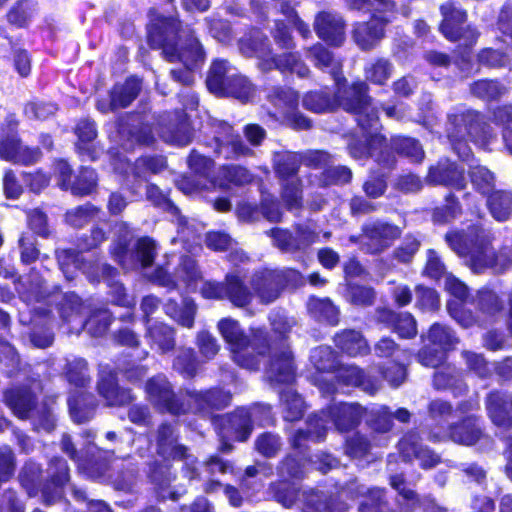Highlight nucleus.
Masks as SVG:
<instances>
[{"label": "nucleus", "mask_w": 512, "mask_h": 512, "mask_svg": "<svg viewBox=\"0 0 512 512\" xmlns=\"http://www.w3.org/2000/svg\"><path fill=\"white\" fill-rule=\"evenodd\" d=\"M160 137L167 143L177 146H185L191 142L192 132L183 112L175 114V120L163 124L160 129Z\"/></svg>", "instance_id": "28"}, {"label": "nucleus", "mask_w": 512, "mask_h": 512, "mask_svg": "<svg viewBox=\"0 0 512 512\" xmlns=\"http://www.w3.org/2000/svg\"><path fill=\"white\" fill-rule=\"evenodd\" d=\"M260 408H240L234 413L221 417L219 425L223 437L245 441L252 432V417L257 416Z\"/></svg>", "instance_id": "18"}, {"label": "nucleus", "mask_w": 512, "mask_h": 512, "mask_svg": "<svg viewBox=\"0 0 512 512\" xmlns=\"http://www.w3.org/2000/svg\"><path fill=\"white\" fill-rule=\"evenodd\" d=\"M147 337L152 345H157L158 349L165 353L174 348V332L173 329L162 322L147 324Z\"/></svg>", "instance_id": "44"}, {"label": "nucleus", "mask_w": 512, "mask_h": 512, "mask_svg": "<svg viewBox=\"0 0 512 512\" xmlns=\"http://www.w3.org/2000/svg\"><path fill=\"white\" fill-rule=\"evenodd\" d=\"M189 410L205 411L209 408H225L231 400V395L221 389H212L206 392H187Z\"/></svg>", "instance_id": "27"}, {"label": "nucleus", "mask_w": 512, "mask_h": 512, "mask_svg": "<svg viewBox=\"0 0 512 512\" xmlns=\"http://www.w3.org/2000/svg\"><path fill=\"white\" fill-rule=\"evenodd\" d=\"M140 88L137 78H129L123 85L114 86L110 95L111 109L127 107L137 97Z\"/></svg>", "instance_id": "41"}, {"label": "nucleus", "mask_w": 512, "mask_h": 512, "mask_svg": "<svg viewBox=\"0 0 512 512\" xmlns=\"http://www.w3.org/2000/svg\"><path fill=\"white\" fill-rule=\"evenodd\" d=\"M482 436V430L475 417H468L461 423L450 428L449 437L452 441L462 445H473Z\"/></svg>", "instance_id": "36"}, {"label": "nucleus", "mask_w": 512, "mask_h": 512, "mask_svg": "<svg viewBox=\"0 0 512 512\" xmlns=\"http://www.w3.org/2000/svg\"><path fill=\"white\" fill-rule=\"evenodd\" d=\"M253 175L249 170L238 165L223 166L219 170L218 182L221 187H228L230 184L245 185L252 181Z\"/></svg>", "instance_id": "47"}, {"label": "nucleus", "mask_w": 512, "mask_h": 512, "mask_svg": "<svg viewBox=\"0 0 512 512\" xmlns=\"http://www.w3.org/2000/svg\"><path fill=\"white\" fill-rule=\"evenodd\" d=\"M200 278L201 272L195 260L189 256H183L180 259L173 276L168 274L163 268L156 269L152 275L154 282L169 289L177 288L181 285L190 288L194 286Z\"/></svg>", "instance_id": "16"}, {"label": "nucleus", "mask_w": 512, "mask_h": 512, "mask_svg": "<svg viewBox=\"0 0 512 512\" xmlns=\"http://www.w3.org/2000/svg\"><path fill=\"white\" fill-rule=\"evenodd\" d=\"M281 446L280 438L269 432L261 434L255 441L256 450L264 457H274Z\"/></svg>", "instance_id": "61"}, {"label": "nucleus", "mask_w": 512, "mask_h": 512, "mask_svg": "<svg viewBox=\"0 0 512 512\" xmlns=\"http://www.w3.org/2000/svg\"><path fill=\"white\" fill-rule=\"evenodd\" d=\"M300 164L301 156L292 152L277 154L274 159L275 172L281 182L298 178L297 172Z\"/></svg>", "instance_id": "45"}, {"label": "nucleus", "mask_w": 512, "mask_h": 512, "mask_svg": "<svg viewBox=\"0 0 512 512\" xmlns=\"http://www.w3.org/2000/svg\"><path fill=\"white\" fill-rule=\"evenodd\" d=\"M443 21L440 29L443 35L451 40H464L466 45L473 44L477 39V32L470 26L464 27L466 12L454 1H447L441 6Z\"/></svg>", "instance_id": "12"}, {"label": "nucleus", "mask_w": 512, "mask_h": 512, "mask_svg": "<svg viewBox=\"0 0 512 512\" xmlns=\"http://www.w3.org/2000/svg\"><path fill=\"white\" fill-rule=\"evenodd\" d=\"M379 318L387 322L403 338H412L417 334L416 321L411 314H397L393 311H383Z\"/></svg>", "instance_id": "40"}, {"label": "nucleus", "mask_w": 512, "mask_h": 512, "mask_svg": "<svg viewBox=\"0 0 512 512\" xmlns=\"http://www.w3.org/2000/svg\"><path fill=\"white\" fill-rule=\"evenodd\" d=\"M158 452L164 457L183 458L185 460L186 476L190 479H197L199 474L195 467V461L186 454V448L176 444L173 428L169 425H162L158 431Z\"/></svg>", "instance_id": "20"}, {"label": "nucleus", "mask_w": 512, "mask_h": 512, "mask_svg": "<svg viewBox=\"0 0 512 512\" xmlns=\"http://www.w3.org/2000/svg\"><path fill=\"white\" fill-rule=\"evenodd\" d=\"M174 368L186 377H192L197 370V362L192 349H181L176 360Z\"/></svg>", "instance_id": "63"}, {"label": "nucleus", "mask_w": 512, "mask_h": 512, "mask_svg": "<svg viewBox=\"0 0 512 512\" xmlns=\"http://www.w3.org/2000/svg\"><path fill=\"white\" fill-rule=\"evenodd\" d=\"M280 399L284 409V418L287 421H295L302 417L304 402L296 392L292 389L281 392Z\"/></svg>", "instance_id": "52"}, {"label": "nucleus", "mask_w": 512, "mask_h": 512, "mask_svg": "<svg viewBox=\"0 0 512 512\" xmlns=\"http://www.w3.org/2000/svg\"><path fill=\"white\" fill-rule=\"evenodd\" d=\"M60 269L67 278L72 280L76 277L77 270L81 269L92 282L100 279L111 278L116 270L107 264L94 263L80 257L74 250H62L57 254Z\"/></svg>", "instance_id": "10"}, {"label": "nucleus", "mask_w": 512, "mask_h": 512, "mask_svg": "<svg viewBox=\"0 0 512 512\" xmlns=\"http://www.w3.org/2000/svg\"><path fill=\"white\" fill-rule=\"evenodd\" d=\"M39 149L24 146L19 139L7 137L0 142V158L14 164L31 165L40 159Z\"/></svg>", "instance_id": "23"}, {"label": "nucleus", "mask_w": 512, "mask_h": 512, "mask_svg": "<svg viewBox=\"0 0 512 512\" xmlns=\"http://www.w3.org/2000/svg\"><path fill=\"white\" fill-rule=\"evenodd\" d=\"M505 88L496 81L479 80L471 86V92L482 99L492 100L504 93Z\"/></svg>", "instance_id": "60"}, {"label": "nucleus", "mask_w": 512, "mask_h": 512, "mask_svg": "<svg viewBox=\"0 0 512 512\" xmlns=\"http://www.w3.org/2000/svg\"><path fill=\"white\" fill-rule=\"evenodd\" d=\"M269 102L274 107L273 116L283 119L298 108L299 95L291 88L273 87L267 94Z\"/></svg>", "instance_id": "31"}, {"label": "nucleus", "mask_w": 512, "mask_h": 512, "mask_svg": "<svg viewBox=\"0 0 512 512\" xmlns=\"http://www.w3.org/2000/svg\"><path fill=\"white\" fill-rule=\"evenodd\" d=\"M388 20L373 16L370 21L358 24L353 33L356 44L363 50L371 49L384 36Z\"/></svg>", "instance_id": "29"}, {"label": "nucleus", "mask_w": 512, "mask_h": 512, "mask_svg": "<svg viewBox=\"0 0 512 512\" xmlns=\"http://www.w3.org/2000/svg\"><path fill=\"white\" fill-rule=\"evenodd\" d=\"M362 231L361 243L369 253L383 251L400 236L397 226L380 221L366 224Z\"/></svg>", "instance_id": "17"}, {"label": "nucleus", "mask_w": 512, "mask_h": 512, "mask_svg": "<svg viewBox=\"0 0 512 512\" xmlns=\"http://www.w3.org/2000/svg\"><path fill=\"white\" fill-rule=\"evenodd\" d=\"M85 306L76 294H66L60 304V314L64 321L74 325L71 332L79 333L86 328L94 336L105 333L111 323V315L106 309H100L91 315L88 320L84 316Z\"/></svg>", "instance_id": "8"}, {"label": "nucleus", "mask_w": 512, "mask_h": 512, "mask_svg": "<svg viewBox=\"0 0 512 512\" xmlns=\"http://www.w3.org/2000/svg\"><path fill=\"white\" fill-rule=\"evenodd\" d=\"M281 199L288 210H299L302 207V183L299 178L281 182Z\"/></svg>", "instance_id": "50"}, {"label": "nucleus", "mask_w": 512, "mask_h": 512, "mask_svg": "<svg viewBox=\"0 0 512 512\" xmlns=\"http://www.w3.org/2000/svg\"><path fill=\"white\" fill-rule=\"evenodd\" d=\"M487 410L495 425L512 426V395L491 393L487 398Z\"/></svg>", "instance_id": "30"}, {"label": "nucleus", "mask_w": 512, "mask_h": 512, "mask_svg": "<svg viewBox=\"0 0 512 512\" xmlns=\"http://www.w3.org/2000/svg\"><path fill=\"white\" fill-rule=\"evenodd\" d=\"M428 180L433 184L448 185L458 190L464 189L466 185L464 169L458 168L454 163H444L431 168Z\"/></svg>", "instance_id": "33"}, {"label": "nucleus", "mask_w": 512, "mask_h": 512, "mask_svg": "<svg viewBox=\"0 0 512 512\" xmlns=\"http://www.w3.org/2000/svg\"><path fill=\"white\" fill-rule=\"evenodd\" d=\"M433 383L437 389H452L455 395H461L466 391V385L462 382L454 368L444 367L434 374Z\"/></svg>", "instance_id": "48"}, {"label": "nucleus", "mask_w": 512, "mask_h": 512, "mask_svg": "<svg viewBox=\"0 0 512 512\" xmlns=\"http://www.w3.org/2000/svg\"><path fill=\"white\" fill-rule=\"evenodd\" d=\"M33 13V4L29 1L18 2L7 14L10 24L17 27H23L31 18Z\"/></svg>", "instance_id": "62"}, {"label": "nucleus", "mask_w": 512, "mask_h": 512, "mask_svg": "<svg viewBox=\"0 0 512 512\" xmlns=\"http://www.w3.org/2000/svg\"><path fill=\"white\" fill-rule=\"evenodd\" d=\"M270 489L275 500L287 508L299 498L302 503V512H348L347 505L336 498L328 500L322 493L312 490L299 494L297 488L287 481L274 483Z\"/></svg>", "instance_id": "6"}, {"label": "nucleus", "mask_w": 512, "mask_h": 512, "mask_svg": "<svg viewBox=\"0 0 512 512\" xmlns=\"http://www.w3.org/2000/svg\"><path fill=\"white\" fill-rule=\"evenodd\" d=\"M335 344L350 356H357L368 352L369 347L362 335L355 330H346L335 337Z\"/></svg>", "instance_id": "42"}, {"label": "nucleus", "mask_w": 512, "mask_h": 512, "mask_svg": "<svg viewBox=\"0 0 512 512\" xmlns=\"http://www.w3.org/2000/svg\"><path fill=\"white\" fill-rule=\"evenodd\" d=\"M164 309L165 313L180 325L187 328L193 326L196 306L191 299H184L181 307L177 303L169 301L165 304Z\"/></svg>", "instance_id": "46"}, {"label": "nucleus", "mask_w": 512, "mask_h": 512, "mask_svg": "<svg viewBox=\"0 0 512 512\" xmlns=\"http://www.w3.org/2000/svg\"><path fill=\"white\" fill-rule=\"evenodd\" d=\"M97 185V175L93 169L82 168L76 180L71 185L74 195H88L94 191Z\"/></svg>", "instance_id": "57"}, {"label": "nucleus", "mask_w": 512, "mask_h": 512, "mask_svg": "<svg viewBox=\"0 0 512 512\" xmlns=\"http://www.w3.org/2000/svg\"><path fill=\"white\" fill-rule=\"evenodd\" d=\"M363 82H359L362 84ZM358 83L353 84L348 89L343 91L339 90L337 100L331 99L329 95L322 91H310L303 96L302 105L303 107L313 113H328L332 112L335 107L340 105V101L343 95Z\"/></svg>", "instance_id": "34"}, {"label": "nucleus", "mask_w": 512, "mask_h": 512, "mask_svg": "<svg viewBox=\"0 0 512 512\" xmlns=\"http://www.w3.org/2000/svg\"><path fill=\"white\" fill-rule=\"evenodd\" d=\"M336 378L347 386L361 387L363 391L370 395H373L379 389L378 383L367 378L356 366L339 367Z\"/></svg>", "instance_id": "35"}, {"label": "nucleus", "mask_w": 512, "mask_h": 512, "mask_svg": "<svg viewBox=\"0 0 512 512\" xmlns=\"http://www.w3.org/2000/svg\"><path fill=\"white\" fill-rule=\"evenodd\" d=\"M394 147L413 162H421L424 158L422 146L413 138H398L394 141Z\"/></svg>", "instance_id": "59"}, {"label": "nucleus", "mask_w": 512, "mask_h": 512, "mask_svg": "<svg viewBox=\"0 0 512 512\" xmlns=\"http://www.w3.org/2000/svg\"><path fill=\"white\" fill-rule=\"evenodd\" d=\"M450 248L474 273H482L490 268L496 273L505 271L512 265V251L502 250L495 253L491 246V237L487 231L473 226L467 232L453 231L446 234Z\"/></svg>", "instance_id": "2"}, {"label": "nucleus", "mask_w": 512, "mask_h": 512, "mask_svg": "<svg viewBox=\"0 0 512 512\" xmlns=\"http://www.w3.org/2000/svg\"><path fill=\"white\" fill-rule=\"evenodd\" d=\"M232 70L226 61L213 62L206 80L207 87L215 95H227L248 102L253 98L255 89L245 77L234 74Z\"/></svg>", "instance_id": "7"}, {"label": "nucleus", "mask_w": 512, "mask_h": 512, "mask_svg": "<svg viewBox=\"0 0 512 512\" xmlns=\"http://www.w3.org/2000/svg\"><path fill=\"white\" fill-rule=\"evenodd\" d=\"M427 338L435 346L430 348L425 346L418 355L419 362L427 367H437L445 358V351L454 348L458 343L453 331L442 324H433L429 329Z\"/></svg>", "instance_id": "13"}, {"label": "nucleus", "mask_w": 512, "mask_h": 512, "mask_svg": "<svg viewBox=\"0 0 512 512\" xmlns=\"http://www.w3.org/2000/svg\"><path fill=\"white\" fill-rule=\"evenodd\" d=\"M294 230L295 235L281 228L271 229L267 234L273 239L277 248L288 253L303 251L318 239V233L310 223L297 224Z\"/></svg>", "instance_id": "14"}, {"label": "nucleus", "mask_w": 512, "mask_h": 512, "mask_svg": "<svg viewBox=\"0 0 512 512\" xmlns=\"http://www.w3.org/2000/svg\"><path fill=\"white\" fill-rule=\"evenodd\" d=\"M145 390L149 401L159 410L171 414H181L189 410L173 392L172 386L163 375L151 378Z\"/></svg>", "instance_id": "15"}, {"label": "nucleus", "mask_w": 512, "mask_h": 512, "mask_svg": "<svg viewBox=\"0 0 512 512\" xmlns=\"http://www.w3.org/2000/svg\"><path fill=\"white\" fill-rule=\"evenodd\" d=\"M67 378L76 386H84L88 382L87 364L83 359H76L67 365Z\"/></svg>", "instance_id": "64"}, {"label": "nucleus", "mask_w": 512, "mask_h": 512, "mask_svg": "<svg viewBox=\"0 0 512 512\" xmlns=\"http://www.w3.org/2000/svg\"><path fill=\"white\" fill-rule=\"evenodd\" d=\"M178 32L175 19L161 18L153 22L148 30V42L153 48H162L165 58L174 62L179 60L184 67L172 69V78L184 85L190 86L194 81L193 69L204 61L203 49L192 33L179 36L177 46L174 39Z\"/></svg>", "instance_id": "1"}, {"label": "nucleus", "mask_w": 512, "mask_h": 512, "mask_svg": "<svg viewBox=\"0 0 512 512\" xmlns=\"http://www.w3.org/2000/svg\"><path fill=\"white\" fill-rule=\"evenodd\" d=\"M218 330L229 344L235 363L249 370H257L259 368V355L262 354V351H256V348L250 345L249 339L236 320L232 318L220 320Z\"/></svg>", "instance_id": "9"}, {"label": "nucleus", "mask_w": 512, "mask_h": 512, "mask_svg": "<svg viewBox=\"0 0 512 512\" xmlns=\"http://www.w3.org/2000/svg\"><path fill=\"white\" fill-rule=\"evenodd\" d=\"M239 45L244 56L256 57L259 60L258 66L263 71L272 69L288 70L302 78L309 74V68L300 59L298 53L286 52L279 56H273L269 48L268 38L260 32H255L251 37L242 38Z\"/></svg>", "instance_id": "4"}, {"label": "nucleus", "mask_w": 512, "mask_h": 512, "mask_svg": "<svg viewBox=\"0 0 512 512\" xmlns=\"http://www.w3.org/2000/svg\"><path fill=\"white\" fill-rule=\"evenodd\" d=\"M97 389L109 406H123L133 400L130 391L120 388L117 385L115 375L110 371L102 370L100 372Z\"/></svg>", "instance_id": "26"}, {"label": "nucleus", "mask_w": 512, "mask_h": 512, "mask_svg": "<svg viewBox=\"0 0 512 512\" xmlns=\"http://www.w3.org/2000/svg\"><path fill=\"white\" fill-rule=\"evenodd\" d=\"M399 451L404 460L410 461L416 458L423 468H432L439 462V456L418 443L416 433L406 434L399 442Z\"/></svg>", "instance_id": "25"}, {"label": "nucleus", "mask_w": 512, "mask_h": 512, "mask_svg": "<svg viewBox=\"0 0 512 512\" xmlns=\"http://www.w3.org/2000/svg\"><path fill=\"white\" fill-rule=\"evenodd\" d=\"M351 497L364 496L365 499L359 505V512H386L387 503L384 501L382 489H366L356 482L351 483L346 490Z\"/></svg>", "instance_id": "32"}, {"label": "nucleus", "mask_w": 512, "mask_h": 512, "mask_svg": "<svg viewBox=\"0 0 512 512\" xmlns=\"http://www.w3.org/2000/svg\"><path fill=\"white\" fill-rule=\"evenodd\" d=\"M220 129L221 131L215 136V152L219 156L229 159L252 154V150L242 142L240 136L233 134L230 125L223 123Z\"/></svg>", "instance_id": "21"}, {"label": "nucleus", "mask_w": 512, "mask_h": 512, "mask_svg": "<svg viewBox=\"0 0 512 512\" xmlns=\"http://www.w3.org/2000/svg\"><path fill=\"white\" fill-rule=\"evenodd\" d=\"M6 405L19 418H27L34 403L31 392L27 389H9L4 393Z\"/></svg>", "instance_id": "39"}, {"label": "nucleus", "mask_w": 512, "mask_h": 512, "mask_svg": "<svg viewBox=\"0 0 512 512\" xmlns=\"http://www.w3.org/2000/svg\"><path fill=\"white\" fill-rule=\"evenodd\" d=\"M308 310L315 317L327 320L330 324L337 323L338 310L328 299L311 298L308 302Z\"/></svg>", "instance_id": "56"}, {"label": "nucleus", "mask_w": 512, "mask_h": 512, "mask_svg": "<svg viewBox=\"0 0 512 512\" xmlns=\"http://www.w3.org/2000/svg\"><path fill=\"white\" fill-rule=\"evenodd\" d=\"M393 65L386 59L380 58L365 68L366 79L370 82L383 85L391 77Z\"/></svg>", "instance_id": "53"}, {"label": "nucleus", "mask_w": 512, "mask_h": 512, "mask_svg": "<svg viewBox=\"0 0 512 512\" xmlns=\"http://www.w3.org/2000/svg\"><path fill=\"white\" fill-rule=\"evenodd\" d=\"M251 285L262 303L276 300L282 288V275L278 270H263L254 274Z\"/></svg>", "instance_id": "22"}, {"label": "nucleus", "mask_w": 512, "mask_h": 512, "mask_svg": "<svg viewBox=\"0 0 512 512\" xmlns=\"http://www.w3.org/2000/svg\"><path fill=\"white\" fill-rule=\"evenodd\" d=\"M314 28L319 38L331 45H340L345 39L344 23L340 16L328 12L319 13Z\"/></svg>", "instance_id": "24"}, {"label": "nucleus", "mask_w": 512, "mask_h": 512, "mask_svg": "<svg viewBox=\"0 0 512 512\" xmlns=\"http://www.w3.org/2000/svg\"><path fill=\"white\" fill-rule=\"evenodd\" d=\"M488 206L497 221H505L512 214V193L497 191L489 196Z\"/></svg>", "instance_id": "49"}, {"label": "nucleus", "mask_w": 512, "mask_h": 512, "mask_svg": "<svg viewBox=\"0 0 512 512\" xmlns=\"http://www.w3.org/2000/svg\"><path fill=\"white\" fill-rule=\"evenodd\" d=\"M363 409L355 403H338L329 408V411L322 412L321 415H315L309 418L307 430H299L293 437L294 447H300L302 441L310 439L313 441L321 440L326 435V420L329 417L339 431H348L357 426L362 418Z\"/></svg>", "instance_id": "5"}, {"label": "nucleus", "mask_w": 512, "mask_h": 512, "mask_svg": "<svg viewBox=\"0 0 512 512\" xmlns=\"http://www.w3.org/2000/svg\"><path fill=\"white\" fill-rule=\"evenodd\" d=\"M295 371L294 359L288 348L272 351L265 372L266 378L272 386L291 384L295 379Z\"/></svg>", "instance_id": "19"}, {"label": "nucleus", "mask_w": 512, "mask_h": 512, "mask_svg": "<svg viewBox=\"0 0 512 512\" xmlns=\"http://www.w3.org/2000/svg\"><path fill=\"white\" fill-rule=\"evenodd\" d=\"M306 56L316 67L328 70L337 84L340 82L341 64L333 58L332 54L323 45H313L307 50Z\"/></svg>", "instance_id": "37"}, {"label": "nucleus", "mask_w": 512, "mask_h": 512, "mask_svg": "<svg viewBox=\"0 0 512 512\" xmlns=\"http://www.w3.org/2000/svg\"><path fill=\"white\" fill-rule=\"evenodd\" d=\"M368 86L366 83L355 85L342 96L340 105L347 111L357 115V122L364 131L367 145L353 143L349 146L350 154L360 159L366 155L376 156L377 148L385 146V139L377 134L378 116L371 107V98L367 96Z\"/></svg>", "instance_id": "3"}, {"label": "nucleus", "mask_w": 512, "mask_h": 512, "mask_svg": "<svg viewBox=\"0 0 512 512\" xmlns=\"http://www.w3.org/2000/svg\"><path fill=\"white\" fill-rule=\"evenodd\" d=\"M127 167L122 168L121 164L114 163L115 169L121 173L127 174L129 170L133 171L137 177H145V170L157 173L165 167V161L162 158H141L132 166L130 163L125 164Z\"/></svg>", "instance_id": "51"}, {"label": "nucleus", "mask_w": 512, "mask_h": 512, "mask_svg": "<svg viewBox=\"0 0 512 512\" xmlns=\"http://www.w3.org/2000/svg\"><path fill=\"white\" fill-rule=\"evenodd\" d=\"M71 417L77 423L89 420L95 410V401L92 395L79 392L68 400Z\"/></svg>", "instance_id": "43"}, {"label": "nucleus", "mask_w": 512, "mask_h": 512, "mask_svg": "<svg viewBox=\"0 0 512 512\" xmlns=\"http://www.w3.org/2000/svg\"><path fill=\"white\" fill-rule=\"evenodd\" d=\"M470 178L473 186L483 195H488L495 187L493 173L484 166H474L470 170Z\"/></svg>", "instance_id": "55"}, {"label": "nucleus", "mask_w": 512, "mask_h": 512, "mask_svg": "<svg viewBox=\"0 0 512 512\" xmlns=\"http://www.w3.org/2000/svg\"><path fill=\"white\" fill-rule=\"evenodd\" d=\"M311 362L319 371H334L338 368V360L334 351L328 346L315 348L311 353Z\"/></svg>", "instance_id": "54"}, {"label": "nucleus", "mask_w": 512, "mask_h": 512, "mask_svg": "<svg viewBox=\"0 0 512 512\" xmlns=\"http://www.w3.org/2000/svg\"><path fill=\"white\" fill-rule=\"evenodd\" d=\"M478 129V114L472 111L448 116L447 136L454 151L463 160L471 155L470 147L464 142L467 136L472 137Z\"/></svg>", "instance_id": "11"}, {"label": "nucleus", "mask_w": 512, "mask_h": 512, "mask_svg": "<svg viewBox=\"0 0 512 512\" xmlns=\"http://www.w3.org/2000/svg\"><path fill=\"white\" fill-rule=\"evenodd\" d=\"M225 298L236 307H245L250 304L253 294L239 276L228 274L225 278Z\"/></svg>", "instance_id": "38"}, {"label": "nucleus", "mask_w": 512, "mask_h": 512, "mask_svg": "<svg viewBox=\"0 0 512 512\" xmlns=\"http://www.w3.org/2000/svg\"><path fill=\"white\" fill-rule=\"evenodd\" d=\"M98 210L91 204H86L74 208L66 213V221L73 227H82L89 223L96 215Z\"/></svg>", "instance_id": "58"}]
</instances>
